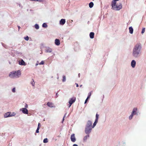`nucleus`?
I'll list each match as a JSON object with an SVG mask.
<instances>
[{"instance_id":"1","label":"nucleus","mask_w":146,"mask_h":146,"mask_svg":"<svg viewBox=\"0 0 146 146\" xmlns=\"http://www.w3.org/2000/svg\"><path fill=\"white\" fill-rule=\"evenodd\" d=\"M142 45L140 42L135 44L133 48L132 55L134 58H138L141 55Z\"/></svg>"},{"instance_id":"2","label":"nucleus","mask_w":146,"mask_h":146,"mask_svg":"<svg viewBox=\"0 0 146 146\" xmlns=\"http://www.w3.org/2000/svg\"><path fill=\"white\" fill-rule=\"evenodd\" d=\"M119 0H113L111 3V9L113 10L118 11L122 8V5L120 3H117V2Z\"/></svg>"},{"instance_id":"3","label":"nucleus","mask_w":146,"mask_h":146,"mask_svg":"<svg viewBox=\"0 0 146 146\" xmlns=\"http://www.w3.org/2000/svg\"><path fill=\"white\" fill-rule=\"evenodd\" d=\"M21 74V72L20 70L13 71L10 73L9 76L11 78H19Z\"/></svg>"},{"instance_id":"4","label":"nucleus","mask_w":146,"mask_h":146,"mask_svg":"<svg viewBox=\"0 0 146 146\" xmlns=\"http://www.w3.org/2000/svg\"><path fill=\"white\" fill-rule=\"evenodd\" d=\"M20 111L24 114H27L28 113V110L26 108H22L20 109Z\"/></svg>"},{"instance_id":"5","label":"nucleus","mask_w":146,"mask_h":146,"mask_svg":"<svg viewBox=\"0 0 146 146\" xmlns=\"http://www.w3.org/2000/svg\"><path fill=\"white\" fill-rule=\"evenodd\" d=\"M75 98L74 97L70 99L69 101V103L70 104L68 106L69 108H70L72 104L75 101Z\"/></svg>"},{"instance_id":"6","label":"nucleus","mask_w":146,"mask_h":146,"mask_svg":"<svg viewBox=\"0 0 146 146\" xmlns=\"http://www.w3.org/2000/svg\"><path fill=\"white\" fill-rule=\"evenodd\" d=\"M138 109L137 108H134L133 109L131 113L134 115H137Z\"/></svg>"},{"instance_id":"7","label":"nucleus","mask_w":146,"mask_h":146,"mask_svg":"<svg viewBox=\"0 0 146 146\" xmlns=\"http://www.w3.org/2000/svg\"><path fill=\"white\" fill-rule=\"evenodd\" d=\"M92 121H91L89 120L87 122L86 127L87 128H90L92 126Z\"/></svg>"},{"instance_id":"8","label":"nucleus","mask_w":146,"mask_h":146,"mask_svg":"<svg viewBox=\"0 0 146 146\" xmlns=\"http://www.w3.org/2000/svg\"><path fill=\"white\" fill-rule=\"evenodd\" d=\"M136 64V62L135 60H132L131 63V67L132 68H134Z\"/></svg>"},{"instance_id":"9","label":"nucleus","mask_w":146,"mask_h":146,"mask_svg":"<svg viewBox=\"0 0 146 146\" xmlns=\"http://www.w3.org/2000/svg\"><path fill=\"white\" fill-rule=\"evenodd\" d=\"M47 105L48 107L50 108H55V106L51 102H48L47 104Z\"/></svg>"},{"instance_id":"10","label":"nucleus","mask_w":146,"mask_h":146,"mask_svg":"<svg viewBox=\"0 0 146 146\" xmlns=\"http://www.w3.org/2000/svg\"><path fill=\"white\" fill-rule=\"evenodd\" d=\"M71 140L73 142H75L76 141V139L75 137L74 134H72L71 136Z\"/></svg>"},{"instance_id":"11","label":"nucleus","mask_w":146,"mask_h":146,"mask_svg":"<svg viewBox=\"0 0 146 146\" xmlns=\"http://www.w3.org/2000/svg\"><path fill=\"white\" fill-rule=\"evenodd\" d=\"M10 114V112H8L6 113H5L4 115V117L5 118L9 117H11Z\"/></svg>"},{"instance_id":"12","label":"nucleus","mask_w":146,"mask_h":146,"mask_svg":"<svg viewBox=\"0 0 146 146\" xmlns=\"http://www.w3.org/2000/svg\"><path fill=\"white\" fill-rule=\"evenodd\" d=\"M19 64L20 65L25 66L26 65V64L25 63V62L23 60H19Z\"/></svg>"},{"instance_id":"13","label":"nucleus","mask_w":146,"mask_h":146,"mask_svg":"<svg viewBox=\"0 0 146 146\" xmlns=\"http://www.w3.org/2000/svg\"><path fill=\"white\" fill-rule=\"evenodd\" d=\"M66 22L65 19H62L60 21V24L61 25H63Z\"/></svg>"},{"instance_id":"14","label":"nucleus","mask_w":146,"mask_h":146,"mask_svg":"<svg viewBox=\"0 0 146 146\" xmlns=\"http://www.w3.org/2000/svg\"><path fill=\"white\" fill-rule=\"evenodd\" d=\"M55 44L57 45L58 46L60 44V41L58 39H56L55 40Z\"/></svg>"},{"instance_id":"15","label":"nucleus","mask_w":146,"mask_h":146,"mask_svg":"<svg viewBox=\"0 0 146 146\" xmlns=\"http://www.w3.org/2000/svg\"><path fill=\"white\" fill-rule=\"evenodd\" d=\"M91 130L92 128H86L85 130L86 133L89 134L91 132Z\"/></svg>"},{"instance_id":"16","label":"nucleus","mask_w":146,"mask_h":146,"mask_svg":"<svg viewBox=\"0 0 146 146\" xmlns=\"http://www.w3.org/2000/svg\"><path fill=\"white\" fill-rule=\"evenodd\" d=\"M52 51V49L49 47H47L46 49V52H51Z\"/></svg>"},{"instance_id":"17","label":"nucleus","mask_w":146,"mask_h":146,"mask_svg":"<svg viewBox=\"0 0 146 146\" xmlns=\"http://www.w3.org/2000/svg\"><path fill=\"white\" fill-rule=\"evenodd\" d=\"M129 33L131 34H133V30L132 27H130L129 28Z\"/></svg>"},{"instance_id":"18","label":"nucleus","mask_w":146,"mask_h":146,"mask_svg":"<svg viewBox=\"0 0 146 146\" xmlns=\"http://www.w3.org/2000/svg\"><path fill=\"white\" fill-rule=\"evenodd\" d=\"M94 33L93 32H91L90 34V36L91 38H93L94 37Z\"/></svg>"},{"instance_id":"19","label":"nucleus","mask_w":146,"mask_h":146,"mask_svg":"<svg viewBox=\"0 0 146 146\" xmlns=\"http://www.w3.org/2000/svg\"><path fill=\"white\" fill-rule=\"evenodd\" d=\"M89 137V135L84 137L83 138V141L84 142H85L86 141L87 139Z\"/></svg>"},{"instance_id":"20","label":"nucleus","mask_w":146,"mask_h":146,"mask_svg":"<svg viewBox=\"0 0 146 146\" xmlns=\"http://www.w3.org/2000/svg\"><path fill=\"white\" fill-rule=\"evenodd\" d=\"M134 115L133 114L131 113V114L129 116L128 119L129 120H131L132 118H133V116Z\"/></svg>"},{"instance_id":"21","label":"nucleus","mask_w":146,"mask_h":146,"mask_svg":"<svg viewBox=\"0 0 146 146\" xmlns=\"http://www.w3.org/2000/svg\"><path fill=\"white\" fill-rule=\"evenodd\" d=\"M31 84L33 86H34L35 85V82L33 79H32L31 81Z\"/></svg>"},{"instance_id":"22","label":"nucleus","mask_w":146,"mask_h":146,"mask_svg":"<svg viewBox=\"0 0 146 146\" xmlns=\"http://www.w3.org/2000/svg\"><path fill=\"white\" fill-rule=\"evenodd\" d=\"M94 3L92 2H91L89 4V7L90 8L92 7Z\"/></svg>"},{"instance_id":"23","label":"nucleus","mask_w":146,"mask_h":146,"mask_svg":"<svg viewBox=\"0 0 146 146\" xmlns=\"http://www.w3.org/2000/svg\"><path fill=\"white\" fill-rule=\"evenodd\" d=\"M10 114L11 115V116L12 117V116H15V115H16V113H15L14 112H10Z\"/></svg>"},{"instance_id":"24","label":"nucleus","mask_w":146,"mask_h":146,"mask_svg":"<svg viewBox=\"0 0 146 146\" xmlns=\"http://www.w3.org/2000/svg\"><path fill=\"white\" fill-rule=\"evenodd\" d=\"M47 26V25L46 23H43L42 25V27L44 28H46Z\"/></svg>"},{"instance_id":"25","label":"nucleus","mask_w":146,"mask_h":146,"mask_svg":"<svg viewBox=\"0 0 146 146\" xmlns=\"http://www.w3.org/2000/svg\"><path fill=\"white\" fill-rule=\"evenodd\" d=\"M35 27L36 29H39V26L38 24H36L35 25Z\"/></svg>"},{"instance_id":"26","label":"nucleus","mask_w":146,"mask_h":146,"mask_svg":"<svg viewBox=\"0 0 146 146\" xmlns=\"http://www.w3.org/2000/svg\"><path fill=\"white\" fill-rule=\"evenodd\" d=\"M145 28H143L142 29V31H141V33L142 34H143L144 33V32H145Z\"/></svg>"},{"instance_id":"27","label":"nucleus","mask_w":146,"mask_h":146,"mask_svg":"<svg viewBox=\"0 0 146 146\" xmlns=\"http://www.w3.org/2000/svg\"><path fill=\"white\" fill-rule=\"evenodd\" d=\"M24 39L28 41L29 40V37L28 36H27L26 37L24 38Z\"/></svg>"},{"instance_id":"28","label":"nucleus","mask_w":146,"mask_h":146,"mask_svg":"<svg viewBox=\"0 0 146 146\" xmlns=\"http://www.w3.org/2000/svg\"><path fill=\"white\" fill-rule=\"evenodd\" d=\"M48 142V139L47 138H45L43 140V142L44 143H47Z\"/></svg>"},{"instance_id":"29","label":"nucleus","mask_w":146,"mask_h":146,"mask_svg":"<svg viewBox=\"0 0 146 146\" xmlns=\"http://www.w3.org/2000/svg\"><path fill=\"white\" fill-rule=\"evenodd\" d=\"M66 80V77L65 76H63V79H62V81L63 82H64Z\"/></svg>"},{"instance_id":"30","label":"nucleus","mask_w":146,"mask_h":146,"mask_svg":"<svg viewBox=\"0 0 146 146\" xmlns=\"http://www.w3.org/2000/svg\"><path fill=\"white\" fill-rule=\"evenodd\" d=\"M91 92H90L88 94V96L87 97V99H89L90 98V97L91 96Z\"/></svg>"},{"instance_id":"31","label":"nucleus","mask_w":146,"mask_h":146,"mask_svg":"<svg viewBox=\"0 0 146 146\" xmlns=\"http://www.w3.org/2000/svg\"><path fill=\"white\" fill-rule=\"evenodd\" d=\"M44 0H35L34 1H38L42 2L44 1Z\"/></svg>"},{"instance_id":"32","label":"nucleus","mask_w":146,"mask_h":146,"mask_svg":"<svg viewBox=\"0 0 146 146\" xmlns=\"http://www.w3.org/2000/svg\"><path fill=\"white\" fill-rule=\"evenodd\" d=\"M97 123H96L95 122H94V123L93 125L92 126V128L94 127L96 125Z\"/></svg>"},{"instance_id":"33","label":"nucleus","mask_w":146,"mask_h":146,"mask_svg":"<svg viewBox=\"0 0 146 146\" xmlns=\"http://www.w3.org/2000/svg\"><path fill=\"white\" fill-rule=\"evenodd\" d=\"M44 64V62L43 61H42L40 62L39 63V65H43Z\"/></svg>"},{"instance_id":"34","label":"nucleus","mask_w":146,"mask_h":146,"mask_svg":"<svg viewBox=\"0 0 146 146\" xmlns=\"http://www.w3.org/2000/svg\"><path fill=\"white\" fill-rule=\"evenodd\" d=\"M12 92H13L15 93V88H13V89L12 90Z\"/></svg>"},{"instance_id":"35","label":"nucleus","mask_w":146,"mask_h":146,"mask_svg":"<svg viewBox=\"0 0 146 146\" xmlns=\"http://www.w3.org/2000/svg\"><path fill=\"white\" fill-rule=\"evenodd\" d=\"M28 104H25V108H26V109H27V108H28Z\"/></svg>"},{"instance_id":"36","label":"nucleus","mask_w":146,"mask_h":146,"mask_svg":"<svg viewBox=\"0 0 146 146\" xmlns=\"http://www.w3.org/2000/svg\"><path fill=\"white\" fill-rule=\"evenodd\" d=\"M99 116V115L97 113V114H96V119H98Z\"/></svg>"},{"instance_id":"37","label":"nucleus","mask_w":146,"mask_h":146,"mask_svg":"<svg viewBox=\"0 0 146 146\" xmlns=\"http://www.w3.org/2000/svg\"><path fill=\"white\" fill-rule=\"evenodd\" d=\"M39 128H37V129L36 130V132L38 133L39 132Z\"/></svg>"},{"instance_id":"38","label":"nucleus","mask_w":146,"mask_h":146,"mask_svg":"<svg viewBox=\"0 0 146 146\" xmlns=\"http://www.w3.org/2000/svg\"><path fill=\"white\" fill-rule=\"evenodd\" d=\"M66 114H65L63 118V119H62V123H63V121H64V118L66 116Z\"/></svg>"},{"instance_id":"39","label":"nucleus","mask_w":146,"mask_h":146,"mask_svg":"<svg viewBox=\"0 0 146 146\" xmlns=\"http://www.w3.org/2000/svg\"><path fill=\"white\" fill-rule=\"evenodd\" d=\"M88 99H87V98L86 99V100L85 101V102H84V104H86L87 103V101H88Z\"/></svg>"},{"instance_id":"40","label":"nucleus","mask_w":146,"mask_h":146,"mask_svg":"<svg viewBox=\"0 0 146 146\" xmlns=\"http://www.w3.org/2000/svg\"><path fill=\"white\" fill-rule=\"evenodd\" d=\"M98 119L96 118L95 121V122L96 123H97L98 122Z\"/></svg>"},{"instance_id":"41","label":"nucleus","mask_w":146,"mask_h":146,"mask_svg":"<svg viewBox=\"0 0 146 146\" xmlns=\"http://www.w3.org/2000/svg\"><path fill=\"white\" fill-rule=\"evenodd\" d=\"M40 127V124L39 123L38 124V126L37 128H39V127Z\"/></svg>"},{"instance_id":"42","label":"nucleus","mask_w":146,"mask_h":146,"mask_svg":"<svg viewBox=\"0 0 146 146\" xmlns=\"http://www.w3.org/2000/svg\"><path fill=\"white\" fill-rule=\"evenodd\" d=\"M73 146H78L77 144H74Z\"/></svg>"},{"instance_id":"43","label":"nucleus","mask_w":146,"mask_h":146,"mask_svg":"<svg viewBox=\"0 0 146 146\" xmlns=\"http://www.w3.org/2000/svg\"><path fill=\"white\" fill-rule=\"evenodd\" d=\"M76 87H78V84H76Z\"/></svg>"},{"instance_id":"44","label":"nucleus","mask_w":146,"mask_h":146,"mask_svg":"<svg viewBox=\"0 0 146 146\" xmlns=\"http://www.w3.org/2000/svg\"><path fill=\"white\" fill-rule=\"evenodd\" d=\"M18 28H19V29H20V26H18Z\"/></svg>"},{"instance_id":"45","label":"nucleus","mask_w":146,"mask_h":146,"mask_svg":"<svg viewBox=\"0 0 146 146\" xmlns=\"http://www.w3.org/2000/svg\"><path fill=\"white\" fill-rule=\"evenodd\" d=\"M78 76H79V77H80V74H78Z\"/></svg>"},{"instance_id":"46","label":"nucleus","mask_w":146,"mask_h":146,"mask_svg":"<svg viewBox=\"0 0 146 146\" xmlns=\"http://www.w3.org/2000/svg\"><path fill=\"white\" fill-rule=\"evenodd\" d=\"M38 65V64H36V66H37Z\"/></svg>"},{"instance_id":"47","label":"nucleus","mask_w":146,"mask_h":146,"mask_svg":"<svg viewBox=\"0 0 146 146\" xmlns=\"http://www.w3.org/2000/svg\"><path fill=\"white\" fill-rule=\"evenodd\" d=\"M30 1H34L35 0H30Z\"/></svg>"},{"instance_id":"48","label":"nucleus","mask_w":146,"mask_h":146,"mask_svg":"<svg viewBox=\"0 0 146 146\" xmlns=\"http://www.w3.org/2000/svg\"><path fill=\"white\" fill-rule=\"evenodd\" d=\"M81 86H82V85H81L80 86V87H81Z\"/></svg>"}]
</instances>
